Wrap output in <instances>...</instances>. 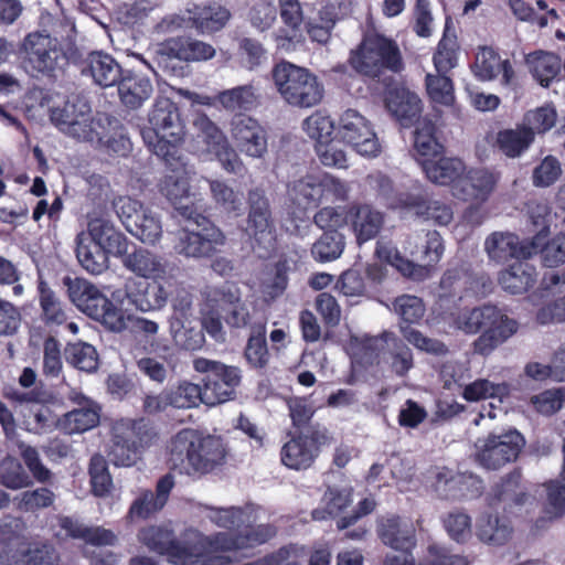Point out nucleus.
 <instances>
[{"mask_svg":"<svg viewBox=\"0 0 565 565\" xmlns=\"http://www.w3.org/2000/svg\"><path fill=\"white\" fill-rule=\"evenodd\" d=\"M85 404L67 412L58 419V426L66 434H78L96 427L99 423V408L86 397Z\"/></svg>","mask_w":565,"mask_h":565,"instance_id":"44","label":"nucleus"},{"mask_svg":"<svg viewBox=\"0 0 565 565\" xmlns=\"http://www.w3.org/2000/svg\"><path fill=\"white\" fill-rule=\"evenodd\" d=\"M391 206L411 213L418 220L431 221L436 225H448L454 220L451 206L440 200H433L425 191L402 192Z\"/></svg>","mask_w":565,"mask_h":565,"instance_id":"17","label":"nucleus"},{"mask_svg":"<svg viewBox=\"0 0 565 565\" xmlns=\"http://www.w3.org/2000/svg\"><path fill=\"white\" fill-rule=\"evenodd\" d=\"M24 429L32 434L42 435L58 426V419L53 409L44 403H33L22 411Z\"/></svg>","mask_w":565,"mask_h":565,"instance_id":"47","label":"nucleus"},{"mask_svg":"<svg viewBox=\"0 0 565 565\" xmlns=\"http://www.w3.org/2000/svg\"><path fill=\"white\" fill-rule=\"evenodd\" d=\"M25 63L32 72L56 78L68 64V58L58 40L45 31L29 33L21 45Z\"/></svg>","mask_w":565,"mask_h":565,"instance_id":"10","label":"nucleus"},{"mask_svg":"<svg viewBox=\"0 0 565 565\" xmlns=\"http://www.w3.org/2000/svg\"><path fill=\"white\" fill-rule=\"evenodd\" d=\"M246 521V519H244ZM277 530L273 524H252L243 522L234 532H220L207 541L220 552L256 547L276 536Z\"/></svg>","mask_w":565,"mask_h":565,"instance_id":"22","label":"nucleus"},{"mask_svg":"<svg viewBox=\"0 0 565 565\" xmlns=\"http://www.w3.org/2000/svg\"><path fill=\"white\" fill-rule=\"evenodd\" d=\"M527 64L534 78L543 87H548L561 72V58L550 52L537 51L529 55Z\"/></svg>","mask_w":565,"mask_h":565,"instance_id":"49","label":"nucleus"},{"mask_svg":"<svg viewBox=\"0 0 565 565\" xmlns=\"http://www.w3.org/2000/svg\"><path fill=\"white\" fill-rule=\"evenodd\" d=\"M271 78L279 97L292 107L310 108L323 100V84L306 67L282 60L271 68Z\"/></svg>","mask_w":565,"mask_h":565,"instance_id":"6","label":"nucleus"},{"mask_svg":"<svg viewBox=\"0 0 565 565\" xmlns=\"http://www.w3.org/2000/svg\"><path fill=\"white\" fill-rule=\"evenodd\" d=\"M88 234L89 237H83V239L94 242L115 255H121L129 248L126 236L106 218H92L88 222Z\"/></svg>","mask_w":565,"mask_h":565,"instance_id":"40","label":"nucleus"},{"mask_svg":"<svg viewBox=\"0 0 565 565\" xmlns=\"http://www.w3.org/2000/svg\"><path fill=\"white\" fill-rule=\"evenodd\" d=\"M385 104L401 127L409 128L420 122L422 99L409 89L404 87L388 89Z\"/></svg>","mask_w":565,"mask_h":565,"instance_id":"31","label":"nucleus"},{"mask_svg":"<svg viewBox=\"0 0 565 565\" xmlns=\"http://www.w3.org/2000/svg\"><path fill=\"white\" fill-rule=\"evenodd\" d=\"M83 74H89L95 84L110 87L117 84L124 72L116 60L102 51L90 52L84 62Z\"/></svg>","mask_w":565,"mask_h":565,"instance_id":"35","label":"nucleus"},{"mask_svg":"<svg viewBox=\"0 0 565 565\" xmlns=\"http://www.w3.org/2000/svg\"><path fill=\"white\" fill-rule=\"evenodd\" d=\"M186 12L190 26L202 35L220 32L232 18V12L215 1L207 4H194L186 9Z\"/></svg>","mask_w":565,"mask_h":565,"instance_id":"30","label":"nucleus"},{"mask_svg":"<svg viewBox=\"0 0 565 565\" xmlns=\"http://www.w3.org/2000/svg\"><path fill=\"white\" fill-rule=\"evenodd\" d=\"M425 84L427 95L433 102L447 106L454 102V83L447 74H427Z\"/></svg>","mask_w":565,"mask_h":565,"instance_id":"63","label":"nucleus"},{"mask_svg":"<svg viewBox=\"0 0 565 565\" xmlns=\"http://www.w3.org/2000/svg\"><path fill=\"white\" fill-rule=\"evenodd\" d=\"M111 253L107 247H102L94 242L77 237L76 256L81 266L92 275L103 274L108 268V254Z\"/></svg>","mask_w":565,"mask_h":565,"instance_id":"48","label":"nucleus"},{"mask_svg":"<svg viewBox=\"0 0 565 565\" xmlns=\"http://www.w3.org/2000/svg\"><path fill=\"white\" fill-rule=\"evenodd\" d=\"M475 76L488 82L501 74V85L514 87L516 85L515 71L510 60H501L499 53L489 45H480L477 50L475 61L470 65Z\"/></svg>","mask_w":565,"mask_h":565,"instance_id":"27","label":"nucleus"},{"mask_svg":"<svg viewBox=\"0 0 565 565\" xmlns=\"http://www.w3.org/2000/svg\"><path fill=\"white\" fill-rule=\"evenodd\" d=\"M88 475L92 493L104 498L111 492L113 478L108 469V462L103 455H93L89 460Z\"/></svg>","mask_w":565,"mask_h":565,"instance_id":"52","label":"nucleus"},{"mask_svg":"<svg viewBox=\"0 0 565 565\" xmlns=\"http://www.w3.org/2000/svg\"><path fill=\"white\" fill-rule=\"evenodd\" d=\"M377 536L396 551L409 552L416 546L415 529L398 515L383 519L377 525Z\"/></svg>","mask_w":565,"mask_h":565,"instance_id":"33","label":"nucleus"},{"mask_svg":"<svg viewBox=\"0 0 565 565\" xmlns=\"http://www.w3.org/2000/svg\"><path fill=\"white\" fill-rule=\"evenodd\" d=\"M0 484L18 490L31 486L32 480L19 459L7 456L0 463Z\"/></svg>","mask_w":565,"mask_h":565,"instance_id":"57","label":"nucleus"},{"mask_svg":"<svg viewBox=\"0 0 565 565\" xmlns=\"http://www.w3.org/2000/svg\"><path fill=\"white\" fill-rule=\"evenodd\" d=\"M158 53L161 61L202 62L213 58L215 49L202 40L178 36L161 43Z\"/></svg>","mask_w":565,"mask_h":565,"instance_id":"29","label":"nucleus"},{"mask_svg":"<svg viewBox=\"0 0 565 565\" xmlns=\"http://www.w3.org/2000/svg\"><path fill=\"white\" fill-rule=\"evenodd\" d=\"M399 332L408 343L425 353L435 356H445L449 353V349L444 341L429 338L411 326H401Z\"/></svg>","mask_w":565,"mask_h":565,"instance_id":"59","label":"nucleus"},{"mask_svg":"<svg viewBox=\"0 0 565 565\" xmlns=\"http://www.w3.org/2000/svg\"><path fill=\"white\" fill-rule=\"evenodd\" d=\"M117 84L120 100L132 109L140 107L152 94L150 79L138 73H124Z\"/></svg>","mask_w":565,"mask_h":565,"instance_id":"41","label":"nucleus"},{"mask_svg":"<svg viewBox=\"0 0 565 565\" xmlns=\"http://www.w3.org/2000/svg\"><path fill=\"white\" fill-rule=\"evenodd\" d=\"M344 248V236L339 231L323 232L311 247L312 257L327 263L340 257Z\"/></svg>","mask_w":565,"mask_h":565,"instance_id":"54","label":"nucleus"},{"mask_svg":"<svg viewBox=\"0 0 565 565\" xmlns=\"http://www.w3.org/2000/svg\"><path fill=\"white\" fill-rule=\"evenodd\" d=\"M525 440L516 429L501 434H489L477 443L476 458L487 469H499L520 456Z\"/></svg>","mask_w":565,"mask_h":565,"instance_id":"14","label":"nucleus"},{"mask_svg":"<svg viewBox=\"0 0 565 565\" xmlns=\"http://www.w3.org/2000/svg\"><path fill=\"white\" fill-rule=\"evenodd\" d=\"M292 200L305 209L317 206L322 200L321 179L307 175L296 181L291 188Z\"/></svg>","mask_w":565,"mask_h":565,"instance_id":"58","label":"nucleus"},{"mask_svg":"<svg viewBox=\"0 0 565 565\" xmlns=\"http://www.w3.org/2000/svg\"><path fill=\"white\" fill-rule=\"evenodd\" d=\"M50 119L58 131L78 140L92 138L90 107L87 102L77 97L67 99L63 106L51 108Z\"/></svg>","mask_w":565,"mask_h":565,"instance_id":"18","label":"nucleus"},{"mask_svg":"<svg viewBox=\"0 0 565 565\" xmlns=\"http://www.w3.org/2000/svg\"><path fill=\"white\" fill-rule=\"evenodd\" d=\"M217 100L228 110H250L257 104V95L252 85H241L218 94Z\"/></svg>","mask_w":565,"mask_h":565,"instance_id":"55","label":"nucleus"},{"mask_svg":"<svg viewBox=\"0 0 565 565\" xmlns=\"http://www.w3.org/2000/svg\"><path fill=\"white\" fill-rule=\"evenodd\" d=\"M535 140L534 131L524 125L497 132L495 143L508 158H519Z\"/></svg>","mask_w":565,"mask_h":565,"instance_id":"43","label":"nucleus"},{"mask_svg":"<svg viewBox=\"0 0 565 565\" xmlns=\"http://www.w3.org/2000/svg\"><path fill=\"white\" fill-rule=\"evenodd\" d=\"M312 221L324 232L339 231L348 226V204L344 206H324L312 216Z\"/></svg>","mask_w":565,"mask_h":565,"instance_id":"64","label":"nucleus"},{"mask_svg":"<svg viewBox=\"0 0 565 565\" xmlns=\"http://www.w3.org/2000/svg\"><path fill=\"white\" fill-rule=\"evenodd\" d=\"M525 260L526 259L516 260L499 273V285L511 295L526 292L536 284V268Z\"/></svg>","mask_w":565,"mask_h":565,"instance_id":"38","label":"nucleus"},{"mask_svg":"<svg viewBox=\"0 0 565 565\" xmlns=\"http://www.w3.org/2000/svg\"><path fill=\"white\" fill-rule=\"evenodd\" d=\"M385 224V214L370 203L349 204V227L359 246L377 237Z\"/></svg>","mask_w":565,"mask_h":565,"instance_id":"26","label":"nucleus"},{"mask_svg":"<svg viewBox=\"0 0 565 565\" xmlns=\"http://www.w3.org/2000/svg\"><path fill=\"white\" fill-rule=\"evenodd\" d=\"M278 8L282 26L274 34V41L277 49L290 52L305 41L301 29L303 23L301 3L299 0H278Z\"/></svg>","mask_w":565,"mask_h":565,"instance_id":"25","label":"nucleus"},{"mask_svg":"<svg viewBox=\"0 0 565 565\" xmlns=\"http://www.w3.org/2000/svg\"><path fill=\"white\" fill-rule=\"evenodd\" d=\"M68 299L85 315L100 322L113 332L126 328L125 315L120 307L104 296L100 290L85 278L63 279Z\"/></svg>","mask_w":565,"mask_h":565,"instance_id":"7","label":"nucleus"},{"mask_svg":"<svg viewBox=\"0 0 565 565\" xmlns=\"http://www.w3.org/2000/svg\"><path fill=\"white\" fill-rule=\"evenodd\" d=\"M211 537H203L198 543H182L173 540L163 555L174 565H228L232 563L230 556L218 553L214 545L207 541Z\"/></svg>","mask_w":565,"mask_h":565,"instance_id":"21","label":"nucleus"},{"mask_svg":"<svg viewBox=\"0 0 565 565\" xmlns=\"http://www.w3.org/2000/svg\"><path fill=\"white\" fill-rule=\"evenodd\" d=\"M159 189L172 204L177 216L184 220H203L204 205L190 194L189 181L183 170H173L163 175Z\"/></svg>","mask_w":565,"mask_h":565,"instance_id":"19","label":"nucleus"},{"mask_svg":"<svg viewBox=\"0 0 565 565\" xmlns=\"http://www.w3.org/2000/svg\"><path fill=\"white\" fill-rule=\"evenodd\" d=\"M497 184L494 173L484 168L470 169L455 193L462 201H486Z\"/></svg>","mask_w":565,"mask_h":565,"instance_id":"36","label":"nucleus"},{"mask_svg":"<svg viewBox=\"0 0 565 565\" xmlns=\"http://www.w3.org/2000/svg\"><path fill=\"white\" fill-rule=\"evenodd\" d=\"M247 365L252 369H265L270 361L267 343V321L256 320L250 324L246 344L243 352Z\"/></svg>","mask_w":565,"mask_h":565,"instance_id":"37","label":"nucleus"},{"mask_svg":"<svg viewBox=\"0 0 565 565\" xmlns=\"http://www.w3.org/2000/svg\"><path fill=\"white\" fill-rule=\"evenodd\" d=\"M125 296L129 303L143 312L166 307L169 299L164 286L148 278L128 279L125 284Z\"/></svg>","mask_w":565,"mask_h":565,"instance_id":"28","label":"nucleus"},{"mask_svg":"<svg viewBox=\"0 0 565 565\" xmlns=\"http://www.w3.org/2000/svg\"><path fill=\"white\" fill-rule=\"evenodd\" d=\"M422 168L431 183L444 186L459 184L466 171V166L461 159L444 157V154L436 159H426Z\"/></svg>","mask_w":565,"mask_h":565,"instance_id":"34","label":"nucleus"},{"mask_svg":"<svg viewBox=\"0 0 565 565\" xmlns=\"http://www.w3.org/2000/svg\"><path fill=\"white\" fill-rule=\"evenodd\" d=\"M64 358L66 363L86 372L95 371L98 365L95 348L82 341L67 343L64 349Z\"/></svg>","mask_w":565,"mask_h":565,"instance_id":"53","label":"nucleus"},{"mask_svg":"<svg viewBox=\"0 0 565 565\" xmlns=\"http://www.w3.org/2000/svg\"><path fill=\"white\" fill-rule=\"evenodd\" d=\"M159 438L154 425L147 418H120L110 428V461L117 467H132Z\"/></svg>","mask_w":565,"mask_h":565,"instance_id":"5","label":"nucleus"},{"mask_svg":"<svg viewBox=\"0 0 565 565\" xmlns=\"http://www.w3.org/2000/svg\"><path fill=\"white\" fill-rule=\"evenodd\" d=\"M124 266L140 276V279H164L167 277V264L161 257L147 248L135 247L131 252L128 249L121 254Z\"/></svg>","mask_w":565,"mask_h":565,"instance_id":"32","label":"nucleus"},{"mask_svg":"<svg viewBox=\"0 0 565 565\" xmlns=\"http://www.w3.org/2000/svg\"><path fill=\"white\" fill-rule=\"evenodd\" d=\"M459 328L466 334H478L472 343L473 352L490 355L518 331V322L495 305H481L465 311L459 318Z\"/></svg>","mask_w":565,"mask_h":565,"instance_id":"3","label":"nucleus"},{"mask_svg":"<svg viewBox=\"0 0 565 565\" xmlns=\"http://www.w3.org/2000/svg\"><path fill=\"white\" fill-rule=\"evenodd\" d=\"M458 44L456 36H448V23L446 24L445 33L437 43L436 51L433 54V63L437 73L447 74L450 70L455 68L458 58Z\"/></svg>","mask_w":565,"mask_h":565,"instance_id":"56","label":"nucleus"},{"mask_svg":"<svg viewBox=\"0 0 565 565\" xmlns=\"http://www.w3.org/2000/svg\"><path fill=\"white\" fill-rule=\"evenodd\" d=\"M129 223V232L132 236H136L142 243L154 244L161 237V223L158 216L152 212L146 210L138 220L134 223Z\"/></svg>","mask_w":565,"mask_h":565,"instance_id":"61","label":"nucleus"},{"mask_svg":"<svg viewBox=\"0 0 565 565\" xmlns=\"http://www.w3.org/2000/svg\"><path fill=\"white\" fill-rule=\"evenodd\" d=\"M388 349L391 356V370L397 376H404L414 367V354L412 349L405 342L390 331H384L379 335L369 337L362 342V359L367 365H379L381 354Z\"/></svg>","mask_w":565,"mask_h":565,"instance_id":"13","label":"nucleus"},{"mask_svg":"<svg viewBox=\"0 0 565 565\" xmlns=\"http://www.w3.org/2000/svg\"><path fill=\"white\" fill-rule=\"evenodd\" d=\"M57 521L66 537L82 540L93 545H115L117 542L113 531L99 526H86L71 515H61Z\"/></svg>","mask_w":565,"mask_h":565,"instance_id":"39","label":"nucleus"},{"mask_svg":"<svg viewBox=\"0 0 565 565\" xmlns=\"http://www.w3.org/2000/svg\"><path fill=\"white\" fill-rule=\"evenodd\" d=\"M511 387L508 383H492L487 379H478L466 385L461 396L468 402H478L486 398H498L501 402L509 397Z\"/></svg>","mask_w":565,"mask_h":565,"instance_id":"50","label":"nucleus"},{"mask_svg":"<svg viewBox=\"0 0 565 565\" xmlns=\"http://www.w3.org/2000/svg\"><path fill=\"white\" fill-rule=\"evenodd\" d=\"M513 527L507 516L483 514L477 524V535L484 544L503 545L509 542Z\"/></svg>","mask_w":565,"mask_h":565,"instance_id":"45","label":"nucleus"},{"mask_svg":"<svg viewBox=\"0 0 565 565\" xmlns=\"http://www.w3.org/2000/svg\"><path fill=\"white\" fill-rule=\"evenodd\" d=\"M539 239L520 241L513 233L494 232L484 242V249L491 260L503 264L512 258L516 260L527 259L537 254Z\"/></svg>","mask_w":565,"mask_h":565,"instance_id":"23","label":"nucleus"},{"mask_svg":"<svg viewBox=\"0 0 565 565\" xmlns=\"http://www.w3.org/2000/svg\"><path fill=\"white\" fill-rule=\"evenodd\" d=\"M332 436L323 424H315L296 431L280 448V461L291 470L302 471L312 467L322 448L330 445Z\"/></svg>","mask_w":565,"mask_h":565,"instance_id":"9","label":"nucleus"},{"mask_svg":"<svg viewBox=\"0 0 565 565\" xmlns=\"http://www.w3.org/2000/svg\"><path fill=\"white\" fill-rule=\"evenodd\" d=\"M231 136L236 149L247 158H265L268 153V134L257 119L236 115L231 122Z\"/></svg>","mask_w":565,"mask_h":565,"instance_id":"20","label":"nucleus"},{"mask_svg":"<svg viewBox=\"0 0 565 565\" xmlns=\"http://www.w3.org/2000/svg\"><path fill=\"white\" fill-rule=\"evenodd\" d=\"M174 484V477L171 473H167L157 481L154 491L149 489L142 490L132 500V504H130L126 515L127 520L130 522L147 520L163 510Z\"/></svg>","mask_w":565,"mask_h":565,"instance_id":"24","label":"nucleus"},{"mask_svg":"<svg viewBox=\"0 0 565 565\" xmlns=\"http://www.w3.org/2000/svg\"><path fill=\"white\" fill-rule=\"evenodd\" d=\"M246 209L245 234L258 256L267 258L276 248V227L270 200L264 188H250L247 191Z\"/></svg>","mask_w":565,"mask_h":565,"instance_id":"8","label":"nucleus"},{"mask_svg":"<svg viewBox=\"0 0 565 565\" xmlns=\"http://www.w3.org/2000/svg\"><path fill=\"white\" fill-rule=\"evenodd\" d=\"M194 369L203 374V403L210 406L225 403L236 396L242 381L238 366H228L204 358L194 359Z\"/></svg>","mask_w":565,"mask_h":565,"instance_id":"11","label":"nucleus"},{"mask_svg":"<svg viewBox=\"0 0 565 565\" xmlns=\"http://www.w3.org/2000/svg\"><path fill=\"white\" fill-rule=\"evenodd\" d=\"M444 253L445 244L443 236L435 230L427 231L425 243L417 252L416 259L423 268L430 269L443 258Z\"/></svg>","mask_w":565,"mask_h":565,"instance_id":"62","label":"nucleus"},{"mask_svg":"<svg viewBox=\"0 0 565 565\" xmlns=\"http://www.w3.org/2000/svg\"><path fill=\"white\" fill-rule=\"evenodd\" d=\"M38 302H40V319L47 327H58L66 322L67 313L49 284L40 279L38 281Z\"/></svg>","mask_w":565,"mask_h":565,"instance_id":"46","label":"nucleus"},{"mask_svg":"<svg viewBox=\"0 0 565 565\" xmlns=\"http://www.w3.org/2000/svg\"><path fill=\"white\" fill-rule=\"evenodd\" d=\"M150 127L143 128L142 138L149 150L159 158H174L185 136V125L179 106L169 97L154 102L148 117Z\"/></svg>","mask_w":565,"mask_h":565,"instance_id":"4","label":"nucleus"},{"mask_svg":"<svg viewBox=\"0 0 565 565\" xmlns=\"http://www.w3.org/2000/svg\"><path fill=\"white\" fill-rule=\"evenodd\" d=\"M200 230L181 228L177 233L174 249L185 258L210 259L226 246V235L207 216L203 220H191Z\"/></svg>","mask_w":565,"mask_h":565,"instance_id":"12","label":"nucleus"},{"mask_svg":"<svg viewBox=\"0 0 565 565\" xmlns=\"http://www.w3.org/2000/svg\"><path fill=\"white\" fill-rule=\"evenodd\" d=\"M545 236L546 234L543 235V231H541L533 239H539L540 242L537 253L541 254L543 265L554 268L565 263V231L543 244Z\"/></svg>","mask_w":565,"mask_h":565,"instance_id":"60","label":"nucleus"},{"mask_svg":"<svg viewBox=\"0 0 565 565\" xmlns=\"http://www.w3.org/2000/svg\"><path fill=\"white\" fill-rule=\"evenodd\" d=\"M171 470L191 478L210 475L226 463V445L220 437L195 428H181L169 443Z\"/></svg>","mask_w":565,"mask_h":565,"instance_id":"1","label":"nucleus"},{"mask_svg":"<svg viewBox=\"0 0 565 565\" xmlns=\"http://www.w3.org/2000/svg\"><path fill=\"white\" fill-rule=\"evenodd\" d=\"M339 135L363 157L374 158L382 151L379 137L370 122L355 109H347L340 117Z\"/></svg>","mask_w":565,"mask_h":565,"instance_id":"16","label":"nucleus"},{"mask_svg":"<svg viewBox=\"0 0 565 565\" xmlns=\"http://www.w3.org/2000/svg\"><path fill=\"white\" fill-rule=\"evenodd\" d=\"M415 158L420 166L426 160L444 154L445 148L436 138V126L427 118H424L415 130L414 135Z\"/></svg>","mask_w":565,"mask_h":565,"instance_id":"42","label":"nucleus"},{"mask_svg":"<svg viewBox=\"0 0 565 565\" xmlns=\"http://www.w3.org/2000/svg\"><path fill=\"white\" fill-rule=\"evenodd\" d=\"M522 475L519 469L508 473L501 482L494 486L493 497L499 502H508L510 507L522 505L527 494L521 486Z\"/></svg>","mask_w":565,"mask_h":565,"instance_id":"51","label":"nucleus"},{"mask_svg":"<svg viewBox=\"0 0 565 565\" xmlns=\"http://www.w3.org/2000/svg\"><path fill=\"white\" fill-rule=\"evenodd\" d=\"M194 129L206 146L207 152L216 157L225 172L235 175L244 174L246 167L237 151L232 147L224 132L205 114H200L196 117Z\"/></svg>","mask_w":565,"mask_h":565,"instance_id":"15","label":"nucleus"},{"mask_svg":"<svg viewBox=\"0 0 565 565\" xmlns=\"http://www.w3.org/2000/svg\"><path fill=\"white\" fill-rule=\"evenodd\" d=\"M347 64L364 81L380 82L387 73L404 70L403 55L396 40L386 36L374 26H367L355 49L351 50Z\"/></svg>","mask_w":565,"mask_h":565,"instance_id":"2","label":"nucleus"}]
</instances>
